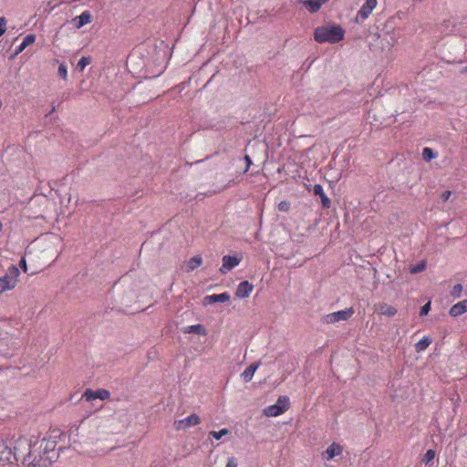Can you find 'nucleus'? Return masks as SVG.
<instances>
[{"instance_id":"nucleus-1","label":"nucleus","mask_w":467,"mask_h":467,"mask_svg":"<svg viewBox=\"0 0 467 467\" xmlns=\"http://www.w3.org/2000/svg\"><path fill=\"white\" fill-rule=\"evenodd\" d=\"M48 444L45 439L34 442L19 439L16 443V455L20 457L24 464L47 463V454L53 451V448H48Z\"/></svg>"},{"instance_id":"nucleus-2","label":"nucleus","mask_w":467,"mask_h":467,"mask_svg":"<svg viewBox=\"0 0 467 467\" xmlns=\"http://www.w3.org/2000/svg\"><path fill=\"white\" fill-rule=\"evenodd\" d=\"M345 31L338 25L321 26L314 30V39L317 43L336 44L344 38Z\"/></svg>"},{"instance_id":"nucleus-3","label":"nucleus","mask_w":467,"mask_h":467,"mask_svg":"<svg viewBox=\"0 0 467 467\" xmlns=\"http://www.w3.org/2000/svg\"><path fill=\"white\" fill-rule=\"evenodd\" d=\"M289 406V398L287 396H280L275 404L267 406L264 410V414L267 417H277L286 411Z\"/></svg>"},{"instance_id":"nucleus-4","label":"nucleus","mask_w":467,"mask_h":467,"mask_svg":"<svg viewBox=\"0 0 467 467\" xmlns=\"http://www.w3.org/2000/svg\"><path fill=\"white\" fill-rule=\"evenodd\" d=\"M353 314H354L353 308L348 307L344 310H339L337 312L327 314L323 317L322 320L326 324H334V323H337L339 321L348 320L352 317Z\"/></svg>"},{"instance_id":"nucleus-5","label":"nucleus","mask_w":467,"mask_h":467,"mask_svg":"<svg viewBox=\"0 0 467 467\" xmlns=\"http://www.w3.org/2000/svg\"><path fill=\"white\" fill-rule=\"evenodd\" d=\"M13 460L20 461V457L16 455V446L12 450L5 442H0V466L12 462Z\"/></svg>"},{"instance_id":"nucleus-6","label":"nucleus","mask_w":467,"mask_h":467,"mask_svg":"<svg viewBox=\"0 0 467 467\" xmlns=\"http://www.w3.org/2000/svg\"><path fill=\"white\" fill-rule=\"evenodd\" d=\"M109 397L110 392L104 389H99L96 390L88 389L83 394V398H85L87 401H92L97 399H99L100 400H106L109 399Z\"/></svg>"},{"instance_id":"nucleus-7","label":"nucleus","mask_w":467,"mask_h":467,"mask_svg":"<svg viewBox=\"0 0 467 467\" xmlns=\"http://www.w3.org/2000/svg\"><path fill=\"white\" fill-rule=\"evenodd\" d=\"M377 5V0H366V2L362 5L360 9L358 10L357 14L356 20L358 21H364L366 20L369 15L372 13L374 8Z\"/></svg>"},{"instance_id":"nucleus-8","label":"nucleus","mask_w":467,"mask_h":467,"mask_svg":"<svg viewBox=\"0 0 467 467\" xmlns=\"http://www.w3.org/2000/svg\"><path fill=\"white\" fill-rule=\"evenodd\" d=\"M242 261V256L236 255H224L223 256V265L220 268V272L222 274H226L231 271L233 268L237 266Z\"/></svg>"},{"instance_id":"nucleus-9","label":"nucleus","mask_w":467,"mask_h":467,"mask_svg":"<svg viewBox=\"0 0 467 467\" xmlns=\"http://www.w3.org/2000/svg\"><path fill=\"white\" fill-rule=\"evenodd\" d=\"M329 0H299L298 3L303 5L309 13L315 14L318 12L321 6Z\"/></svg>"},{"instance_id":"nucleus-10","label":"nucleus","mask_w":467,"mask_h":467,"mask_svg":"<svg viewBox=\"0 0 467 467\" xmlns=\"http://www.w3.org/2000/svg\"><path fill=\"white\" fill-rule=\"evenodd\" d=\"M254 285L247 280L242 281L238 284L235 296L238 298H246L253 292Z\"/></svg>"},{"instance_id":"nucleus-11","label":"nucleus","mask_w":467,"mask_h":467,"mask_svg":"<svg viewBox=\"0 0 467 467\" xmlns=\"http://www.w3.org/2000/svg\"><path fill=\"white\" fill-rule=\"evenodd\" d=\"M231 298L230 294L228 292H223L221 294H213L210 296H206L203 297L202 304L204 306L212 305L217 302L224 303L229 301Z\"/></svg>"},{"instance_id":"nucleus-12","label":"nucleus","mask_w":467,"mask_h":467,"mask_svg":"<svg viewBox=\"0 0 467 467\" xmlns=\"http://www.w3.org/2000/svg\"><path fill=\"white\" fill-rule=\"evenodd\" d=\"M92 20V16L90 11L85 10L79 16H76L72 19V24L78 29L83 27L84 26L89 24Z\"/></svg>"},{"instance_id":"nucleus-13","label":"nucleus","mask_w":467,"mask_h":467,"mask_svg":"<svg viewBox=\"0 0 467 467\" xmlns=\"http://www.w3.org/2000/svg\"><path fill=\"white\" fill-rule=\"evenodd\" d=\"M467 312V299L454 304L449 310V315L452 317H460Z\"/></svg>"},{"instance_id":"nucleus-14","label":"nucleus","mask_w":467,"mask_h":467,"mask_svg":"<svg viewBox=\"0 0 467 467\" xmlns=\"http://www.w3.org/2000/svg\"><path fill=\"white\" fill-rule=\"evenodd\" d=\"M313 192L315 195L320 197L321 204L324 208H329L331 205L330 199L326 195L323 186L321 184H315L313 188Z\"/></svg>"},{"instance_id":"nucleus-15","label":"nucleus","mask_w":467,"mask_h":467,"mask_svg":"<svg viewBox=\"0 0 467 467\" xmlns=\"http://www.w3.org/2000/svg\"><path fill=\"white\" fill-rule=\"evenodd\" d=\"M259 365L255 363H252L242 372L241 378L244 382L247 383L252 380L254 372L258 368Z\"/></svg>"},{"instance_id":"nucleus-16","label":"nucleus","mask_w":467,"mask_h":467,"mask_svg":"<svg viewBox=\"0 0 467 467\" xmlns=\"http://www.w3.org/2000/svg\"><path fill=\"white\" fill-rule=\"evenodd\" d=\"M200 422H201V419L195 413H192V414L187 416L186 418H184V419H182V420H181L179 421V423L181 425H183V428H189V427L196 426Z\"/></svg>"},{"instance_id":"nucleus-17","label":"nucleus","mask_w":467,"mask_h":467,"mask_svg":"<svg viewBox=\"0 0 467 467\" xmlns=\"http://www.w3.org/2000/svg\"><path fill=\"white\" fill-rule=\"evenodd\" d=\"M341 452L342 447L338 443L333 442L326 451V458L327 460H331L334 457L339 455Z\"/></svg>"},{"instance_id":"nucleus-18","label":"nucleus","mask_w":467,"mask_h":467,"mask_svg":"<svg viewBox=\"0 0 467 467\" xmlns=\"http://www.w3.org/2000/svg\"><path fill=\"white\" fill-rule=\"evenodd\" d=\"M36 41V35L34 34H28L26 35L23 41L20 43V45L16 47V55H18L21 53L27 46L35 43Z\"/></svg>"},{"instance_id":"nucleus-19","label":"nucleus","mask_w":467,"mask_h":467,"mask_svg":"<svg viewBox=\"0 0 467 467\" xmlns=\"http://www.w3.org/2000/svg\"><path fill=\"white\" fill-rule=\"evenodd\" d=\"M19 275V269L16 265H11L8 267L5 276L11 282L15 283V285H16L17 283V277Z\"/></svg>"},{"instance_id":"nucleus-20","label":"nucleus","mask_w":467,"mask_h":467,"mask_svg":"<svg viewBox=\"0 0 467 467\" xmlns=\"http://www.w3.org/2000/svg\"><path fill=\"white\" fill-rule=\"evenodd\" d=\"M431 338L428 336H424L420 340L415 344L416 352L420 353L424 351L431 344Z\"/></svg>"},{"instance_id":"nucleus-21","label":"nucleus","mask_w":467,"mask_h":467,"mask_svg":"<svg viewBox=\"0 0 467 467\" xmlns=\"http://www.w3.org/2000/svg\"><path fill=\"white\" fill-rule=\"evenodd\" d=\"M15 283H11L5 275L0 277V294L15 288Z\"/></svg>"},{"instance_id":"nucleus-22","label":"nucleus","mask_w":467,"mask_h":467,"mask_svg":"<svg viewBox=\"0 0 467 467\" xmlns=\"http://www.w3.org/2000/svg\"><path fill=\"white\" fill-rule=\"evenodd\" d=\"M202 263V258L200 255L193 256L187 263V267L189 270H194L199 267Z\"/></svg>"},{"instance_id":"nucleus-23","label":"nucleus","mask_w":467,"mask_h":467,"mask_svg":"<svg viewBox=\"0 0 467 467\" xmlns=\"http://www.w3.org/2000/svg\"><path fill=\"white\" fill-rule=\"evenodd\" d=\"M427 267V263L425 260H421L418 264L411 265L410 267V274H419L423 272Z\"/></svg>"},{"instance_id":"nucleus-24","label":"nucleus","mask_w":467,"mask_h":467,"mask_svg":"<svg viewBox=\"0 0 467 467\" xmlns=\"http://www.w3.org/2000/svg\"><path fill=\"white\" fill-rule=\"evenodd\" d=\"M437 157V154L434 152V150L431 148H424L422 150V158L426 161H430L432 159H435Z\"/></svg>"},{"instance_id":"nucleus-25","label":"nucleus","mask_w":467,"mask_h":467,"mask_svg":"<svg viewBox=\"0 0 467 467\" xmlns=\"http://www.w3.org/2000/svg\"><path fill=\"white\" fill-rule=\"evenodd\" d=\"M185 332L188 333H195V334H204L205 329L203 328L202 325L197 324V325H192L186 327Z\"/></svg>"},{"instance_id":"nucleus-26","label":"nucleus","mask_w":467,"mask_h":467,"mask_svg":"<svg viewBox=\"0 0 467 467\" xmlns=\"http://www.w3.org/2000/svg\"><path fill=\"white\" fill-rule=\"evenodd\" d=\"M380 311L382 315L388 317H394L397 313V309L392 306L384 305L380 307Z\"/></svg>"},{"instance_id":"nucleus-27","label":"nucleus","mask_w":467,"mask_h":467,"mask_svg":"<svg viewBox=\"0 0 467 467\" xmlns=\"http://www.w3.org/2000/svg\"><path fill=\"white\" fill-rule=\"evenodd\" d=\"M91 63L90 57H82L78 64H77V69L80 72H82L85 67Z\"/></svg>"},{"instance_id":"nucleus-28","label":"nucleus","mask_w":467,"mask_h":467,"mask_svg":"<svg viewBox=\"0 0 467 467\" xmlns=\"http://www.w3.org/2000/svg\"><path fill=\"white\" fill-rule=\"evenodd\" d=\"M462 285L461 284H456L451 290V296L454 298H459L462 296Z\"/></svg>"},{"instance_id":"nucleus-29","label":"nucleus","mask_w":467,"mask_h":467,"mask_svg":"<svg viewBox=\"0 0 467 467\" xmlns=\"http://www.w3.org/2000/svg\"><path fill=\"white\" fill-rule=\"evenodd\" d=\"M435 454L436 452L434 450H428L421 460L422 462H424L425 464H429L431 461H433Z\"/></svg>"},{"instance_id":"nucleus-30","label":"nucleus","mask_w":467,"mask_h":467,"mask_svg":"<svg viewBox=\"0 0 467 467\" xmlns=\"http://www.w3.org/2000/svg\"><path fill=\"white\" fill-rule=\"evenodd\" d=\"M58 76L66 80L67 78V67L65 63H60L57 69Z\"/></svg>"},{"instance_id":"nucleus-31","label":"nucleus","mask_w":467,"mask_h":467,"mask_svg":"<svg viewBox=\"0 0 467 467\" xmlns=\"http://www.w3.org/2000/svg\"><path fill=\"white\" fill-rule=\"evenodd\" d=\"M229 433V430L226 428H223L220 430L219 431H213L210 432V435L213 436L216 440H220L223 436Z\"/></svg>"},{"instance_id":"nucleus-32","label":"nucleus","mask_w":467,"mask_h":467,"mask_svg":"<svg viewBox=\"0 0 467 467\" xmlns=\"http://www.w3.org/2000/svg\"><path fill=\"white\" fill-rule=\"evenodd\" d=\"M431 310V301L427 302L425 305H423L421 307H420V313L419 315L420 317H424L426 315H428V313L430 312Z\"/></svg>"},{"instance_id":"nucleus-33","label":"nucleus","mask_w":467,"mask_h":467,"mask_svg":"<svg viewBox=\"0 0 467 467\" xmlns=\"http://www.w3.org/2000/svg\"><path fill=\"white\" fill-rule=\"evenodd\" d=\"M290 209V202L288 201H281L278 203V210L281 212H287Z\"/></svg>"},{"instance_id":"nucleus-34","label":"nucleus","mask_w":467,"mask_h":467,"mask_svg":"<svg viewBox=\"0 0 467 467\" xmlns=\"http://www.w3.org/2000/svg\"><path fill=\"white\" fill-rule=\"evenodd\" d=\"M6 30V19L4 16L0 17V36L5 34Z\"/></svg>"},{"instance_id":"nucleus-35","label":"nucleus","mask_w":467,"mask_h":467,"mask_svg":"<svg viewBox=\"0 0 467 467\" xmlns=\"http://www.w3.org/2000/svg\"><path fill=\"white\" fill-rule=\"evenodd\" d=\"M225 467H237V462L234 457H232L228 460Z\"/></svg>"},{"instance_id":"nucleus-36","label":"nucleus","mask_w":467,"mask_h":467,"mask_svg":"<svg viewBox=\"0 0 467 467\" xmlns=\"http://www.w3.org/2000/svg\"><path fill=\"white\" fill-rule=\"evenodd\" d=\"M451 195V191H445L441 193V200L443 202H446L449 200L450 196Z\"/></svg>"},{"instance_id":"nucleus-37","label":"nucleus","mask_w":467,"mask_h":467,"mask_svg":"<svg viewBox=\"0 0 467 467\" xmlns=\"http://www.w3.org/2000/svg\"><path fill=\"white\" fill-rule=\"evenodd\" d=\"M19 266L25 271L26 272L27 270V265H26V261L24 257L21 258L20 262H19Z\"/></svg>"},{"instance_id":"nucleus-38","label":"nucleus","mask_w":467,"mask_h":467,"mask_svg":"<svg viewBox=\"0 0 467 467\" xmlns=\"http://www.w3.org/2000/svg\"><path fill=\"white\" fill-rule=\"evenodd\" d=\"M26 467H47V463H32V464H24Z\"/></svg>"},{"instance_id":"nucleus-39","label":"nucleus","mask_w":467,"mask_h":467,"mask_svg":"<svg viewBox=\"0 0 467 467\" xmlns=\"http://www.w3.org/2000/svg\"><path fill=\"white\" fill-rule=\"evenodd\" d=\"M244 160H245L246 165H247V168L245 170V171H246L248 170V168L250 167V165L252 164V160H251V158L248 155H246L244 157Z\"/></svg>"},{"instance_id":"nucleus-40","label":"nucleus","mask_w":467,"mask_h":467,"mask_svg":"<svg viewBox=\"0 0 467 467\" xmlns=\"http://www.w3.org/2000/svg\"><path fill=\"white\" fill-rule=\"evenodd\" d=\"M55 111H56V107L52 106L50 111L46 115V118H48L49 116H51Z\"/></svg>"},{"instance_id":"nucleus-41","label":"nucleus","mask_w":467,"mask_h":467,"mask_svg":"<svg viewBox=\"0 0 467 467\" xmlns=\"http://www.w3.org/2000/svg\"><path fill=\"white\" fill-rule=\"evenodd\" d=\"M462 74H467V66L463 67L461 70Z\"/></svg>"}]
</instances>
